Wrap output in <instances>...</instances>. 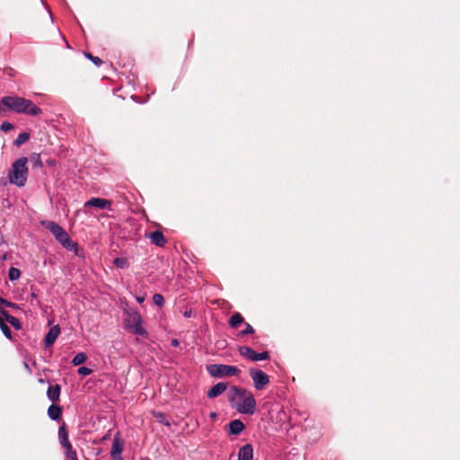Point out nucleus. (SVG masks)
<instances>
[{"label": "nucleus", "mask_w": 460, "mask_h": 460, "mask_svg": "<svg viewBox=\"0 0 460 460\" xmlns=\"http://www.w3.org/2000/svg\"><path fill=\"white\" fill-rule=\"evenodd\" d=\"M245 426L240 420H234L229 422V432L234 435L240 434Z\"/></svg>", "instance_id": "obj_20"}, {"label": "nucleus", "mask_w": 460, "mask_h": 460, "mask_svg": "<svg viewBox=\"0 0 460 460\" xmlns=\"http://www.w3.org/2000/svg\"><path fill=\"white\" fill-rule=\"evenodd\" d=\"M61 387L59 385H49L47 391L48 398L52 402L59 401Z\"/></svg>", "instance_id": "obj_17"}, {"label": "nucleus", "mask_w": 460, "mask_h": 460, "mask_svg": "<svg viewBox=\"0 0 460 460\" xmlns=\"http://www.w3.org/2000/svg\"><path fill=\"white\" fill-rule=\"evenodd\" d=\"M153 301L156 305L162 306L164 303V298L161 294H155L153 296Z\"/></svg>", "instance_id": "obj_31"}, {"label": "nucleus", "mask_w": 460, "mask_h": 460, "mask_svg": "<svg viewBox=\"0 0 460 460\" xmlns=\"http://www.w3.org/2000/svg\"><path fill=\"white\" fill-rule=\"evenodd\" d=\"M151 243L159 247H164L166 243V239L162 232L154 231L149 234Z\"/></svg>", "instance_id": "obj_16"}, {"label": "nucleus", "mask_w": 460, "mask_h": 460, "mask_svg": "<svg viewBox=\"0 0 460 460\" xmlns=\"http://www.w3.org/2000/svg\"><path fill=\"white\" fill-rule=\"evenodd\" d=\"M113 264L117 267V268H119V269H125V268H128V261L126 258H116L114 259L113 261Z\"/></svg>", "instance_id": "obj_26"}, {"label": "nucleus", "mask_w": 460, "mask_h": 460, "mask_svg": "<svg viewBox=\"0 0 460 460\" xmlns=\"http://www.w3.org/2000/svg\"><path fill=\"white\" fill-rule=\"evenodd\" d=\"M65 449H66V452H65L66 460H78L76 452L73 448L72 446H70Z\"/></svg>", "instance_id": "obj_25"}, {"label": "nucleus", "mask_w": 460, "mask_h": 460, "mask_svg": "<svg viewBox=\"0 0 460 460\" xmlns=\"http://www.w3.org/2000/svg\"><path fill=\"white\" fill-rule=\"evenodd\" d=\"M238 352L240 353L241 356L252 361L266 360L270 358V354L268 351L258 353L252 348L247 346H240L238 348Z\"/></svg>", "instance_id": "obj_7"}, {"label": "nucleus", "mask_w": 460, "mask_h": 460, "mask_svg": "<svg viewBox=\"0 0 460 460\" xmlns=\"http://www.w3.org/2000/svg\"><path fill=\"white\" fill-rule=\"evenodd\" d=\"M137 300L138 303H142L144 301V297H141V296L137 297Z\"/></svg>", "instance_id": "obj_38"}, {"label": "nucleus", "mask_w": 460, "mask_h": 460, "mask_svg": "<svg viewBox=\"0 0 460 460\" xmlns=\"http://www.w3.org/2000/svg\"><path fill=\"white\" fill-rule=\"evenodd\" d=\"M58 439H59L60 445L64 448H66V447L72 446V444L69 441V438H68V430H67L66 425L64 421L58 428Z\"/></svg>", "instance_id": "obj_11"}, {"label": "nucleus", "mask_w": 460, "mask_h": 460, "mask_svg": "<svg viewBox=\"0 0 460 460\" xmlns=\"http://www.w3.org/2000/svg\"><path fill=\"white\" fill-rule=\"evenodd\" d=\"M7 322L12 325L13 326L16 330H19L21 329V323L20 321L14 317V316H9V318H7Z\"/></svg>", "instance_id": "obj_30"}, {"label": "nucleus", "mask_w": 460, "mask_h": 460, "mask_svg": "<svg viewBox=\"0 0 460 460\" xmlns=\"http://www.w3.org/2000/svg\"><path fill=\"white\" fill-rule=\"evenodd\" d=\"M56 239L67 250L72 251L77 246L65 230Z\"/></svg>", "instance_id": "obj_13"}, {"label": "nucleus", "mask_w": 460, "mask_h": 460, "mask_svg": "<svg viewBox=\"0 0 460 460\" xmlns=\"http://www.w3.org/2000/svg\"><path fill=\"white\" fill-rule=\"evenodd\" d=\"M62 407L57 404H51L48 409V415L53 420H58L62 415Z\"/></svg>", "instance_id": "obj_19"}, {"label": "nucleus", "mask_w": 460, "mask_h": 460, "mask_svg": "<svg viewBox=\"0 0 460 460\" xmlns=\"http://www.w3.org/2000/svg\"><path fill=\"white\" fill-rule=\"evenodd\" d=\"M172 345H174V346H177V345H178V341H177V340H173V341H172Z\"/></svg>", "instance_id": "obj_39"}, {"label": "nucleus", "mask_w": 460, "mask_h": 460, "mask_svg": "<svg viewBox=\"0 0 460 460\" xmlns=\"http://www.w3.org/2000/svg\"><path fill=\"white\" fill-rule=\"evenodd\" d=\"M27 163L28 159L26 157H21L13 163L12 170L8 175L9 181L12 184L18 187L25 185L28 175Z\"/></svg>", "instance_id": "obj_3"}, {"label": "nucleus", "mask_w": 460, "mask_h": 460, "mask_svg": "<svg viewBox=\"0 0 460 460\" xmlns=\"http://www.w3.org/2000/svg\"><path fill=\"white\" fill-rule=\"evenodd\" d=\"M143 320L140 314L137 311L127 312V317L125 318L126 327L133 333L140 335L144 338H147L148 333L146 329L142 326Z\"/></svg>", "instance_id": "obj_4"}, {"label": "nucleus", "mask_w": 460, "mask_h": 460, "mask_svg": "<svg viewBox=\"0 0 460 460\" xmlns=\"http://www.w3.org/2000/svg\"><path fill=\"white\" fill-rule=\"evenodd\" d=\"M228 399L232 407L243 414L252 415L256 408V401L251 391L238 386H231Z\"/></svg>", "instance_id": "obj_1"}, {"label": "nucleus", "mask_w": 460, "mask_h": 460, "mask_svg": "<svg viewBox=\"0 0 460 460\" xmlns=\"http://www.w3.org/2000/svg\"><path fill=\"white\" fill-rule=\"evenodd\" d=\"M31 163L33 164V166L40 167L42 166V162L40 155L39 154H32L30 157Z\"/></svg>", "instance_id": "obj_28"}, {"label": "nucleus", "mask_w": 460, "mask_h": 460, "mask_svg": "<svg viewBox=\"0 0 460 460\" xmlns=\"http://www.w3.org/2000/svg\"><path fill=\"white\" fill-rule=\"evenodd\" d=\"M56 239L67 250L72 251L77 246L65 230Z\"/></svg>", "instance_id": "obj_12"}, {"label": "nucleus", "mask_w": 460, "mask_h": 460, "mask_svg": "<svg viewBox=\"0 0 460 460\" xmlns=\"http://www.w3.org/2000/svg\"><path fill=\"white\" fill-rule=\"evenodd\" d=\"M0 314L4 317V319L6 321H7V318H9V316H12L7 311H5L3 308H0Z\"/></svg>", "instance_id": "obj_36"}, {"label": "nucleus", "mask_w": 460, "mask_h": 460, "mask_svg": "<svg viewBox=\"0 0 460 460\" xmlns=\"http://www.w3.org/2000/svg\"><path fill=\"white\" fill-rule=\"evenodd\" d=\"M0 128L3 131H9V130L13 128V125L12 123H10V122L4 121V122L2 123Z\"/></svg>", "instance_id": "obj_34"}, {"label": "nucleus", "mask_w": 460, "mask_h": 460, "mask_svg": "<svg viewBox=\"0 0 460 460\" xmlns=\"http://www.w3.org/2000/svg\"><path fill=\"white\" fill-rule=\"evenodd\" d=\"M244 321L240 313H234L229 319V325L231 328H237Z\"/></svg>", "instance_id": "obj_21"}, {"label": "nucleus", "mask_w": 460, "mask_h": 460, "mask_svg": "<svg viewBox=\"0 0 460 460\" xmlns=\"http://www.w3.org/2000/svg\"><path fill=\"white\" fill-rule=\"evenodd\" d=\"M60 333V328L59 325H55L49 329L48 333L45 336L44 343L45 347L49 348L51 347L54 342L56 341L57 338L58 337Z\"/></svg>", "instance_id": "obj_9"}, {"label": "nucleus", "mask_w": 460, "mask_h": 460, "mask_svg": "<svg viewBox=\"0 0 460 460\" xmlns=\"http://www.w3.org/2000/svg\"><path fill=\"white\" fill-rule=\"evenodd\" d=\"M124 447V441L115 437L112 442L111 456L113 460H122L121 453Z\"/></svg>", "instance_id": "obj_8"}, {"label": "nucleus", "mask_w": 460, "mask_h": 460, "mask_svg": "<svg viewBox=\"0 0 460 460\" xmlns=\"http://www.w3.org/2000/svg\"><path fill=\"white\" fill-rule=\"evenodd\" d=\"M253 448L251 444H246L239 449L237 460H252Z\"/></svg>", "instance_id": "obj_15"}, {"label": "nucleus", "mask_w": 460, "mask_h": 460, "mask_svg": "<svg viewBox=\"0 0 460 460\" xmlns=\"http://www.w3.org/2000/svg\"><path fill=\"white\" fill-rule=\"evenodd\" d=\"M250 376L253 381L254 387L261 391L270 384V376L261 369L251 368Z\"/></svg>", "instance_id": "obj_6"}, {"label": "nucleus", "mask_w": 460, "mask_h": 460, "mask_svg": "<svg viewBox=\"0 0 460 460\" xmlns=\"http://www.w3.org/2000/svg\"><path fill=\"white\" fill-rule=\"evenodd\" d=\"M255 331H254L253 327L250 323H245V329L240 332L239 336L243 337L247 334H252Z\"/></svg>", "instance_id": "obj_29"}, {"label": "nucleus", "mask_w": 460, "mask_h": 460, "mask_svg": "<svg viewBox=\"0 0 460 460\" xmlns=\"http://www.w3.org/2000/svg\"><path fill=\"white\" fill-rule=\"evenodd\" d=\"M226 389V383H217L208 391V397L210 399L216 398L218 395L222 394Z\"/></svg>", "instance_id": "obj_14"}, {"label": "nucleus", "mask_w": 460, "mask_h": 460, "mask_svg": "<svg viewBox=\"0 0 460 460\" xmlns=\"http://www.w3.org/2000/svg\"><path fill=\"white\" fill-rule=\"evenodd\" d=\"M0 329L8 339H12V332L8 325L4 323V319L0 316Z\"/></svg>", "instance_id": "obj_23"}, {"label": "nucleus", "mask_w": 460, "mask_h": 460, "mask_svg": "<svg viewBox=\"0 0 460 460\" xmlns=\"http://www.w3.org/2000/svg\"><path fill=\"white\" fill-rule=\"evenodd\" d=\"M45 227L57 238L65 229L54 221L43 223Z\"/></svg>", "instance_id": "obj_18"}, {"label": "nucleus", "mask_w": 460, "mask_h": 460, "mask_svg": "<svg viewBox=\"0 0 460 460\" xmlns=\"http://www.w3.org/2000/svg\"><path fill=\"white\" fill-rule=\"evenodd\" d=\"M111 206V201L101 199V198H92L88 201L84 203V207H94L98 208H110Z\"/></svg>", "instance_id": "obj_10"}, {"label": "nucleus", "mask_w": 460, "mask_h": 460, "mask_svg": "<svg viewBox=\"0 0 460 460\" xmlns=\"http://www.w3.org/2000/svg\"><path fill=\"white\" fill-rule=\"evenodd\" d=\"M1 104L17 113L37 116L42 112L41 109L36 106L31 100L19 96H4L1 100Z\"/></svg>", "instance_id": "obj_2"}, {"label": "nucleus", "mask_w": 460, "mask_h": 460, "mask_svg": "<svg viewBox=\"0 0 460 460\" xmlns=\"http://www.w3.org/2000/svg\"><path fill=\"white\" fill-rule=\"evenodd\" d=\"M0 305H5L8 307H17V305L14 303L9 302L0 296Z\"/></svg>", "instance_id": "obj_35"}, {"label": "nucleus", "mask_w": 460, "mask_h": 460, "mask_svg": "<svg viewBox=\"0 0 460 460\" xmlns=\"http://www.w3.org/2000/svg\"><path fill=\"white\" fill-rule=\"evenodd\" d=\"M207 369L211 376L218 378L234 376L241 373V370L237 367L223 364H212L208 366Z\"/></svg>", "instance_id": "obj_5"}, {"label": "nucleus", "mask_w": 460, "mask_h": 460, "mask_svg": "<svg viewBox=\"0 0 460 460\" xmlns=\"http://www.w3.org/2000/svg\"><path fill=\"white\" fill-rule=\"evenodd\" d=\"M85 57L92 60L97 66L102 64V60L100 58L94 57L91 53H85Z\"/></svg>", "instance_id": "obj_32"}, {"label": "nucleus", "mask_w": 460, "mask_h": 460, "mask_svg": "<svg viewBox=\"0 0 460 460\" xmlns=\"http://www.w3.org/2000/svg\"><path fill=\"white\" fill-rule=\"evenodd\" d=\"M78 374L81 376H88L92 374L93 370L86 367H80L77 370Z\"/></svg>", "instance_id": "obj_33"}, {"label": "nucleus", "mask_w": 460, "mask_h": 460, "mask_svg": "<svg viewBox=\"0 0 460 460\" xmlns=\"http://www.w3.org/2000/svg\"><path fill=\"white\" fill-rule=\"evenodd\" d=\"M217 414L215 412L210 413L211 418H216Z\"/></svg>", "instance_id": "obj_40"}, {"label": "nucleus", "mask_w": 460, "mask_h": 460, "mask_svg": "<svg viewBox=\"0 0 460 460\" xmlns=\"http://www.w3.org/2000/svg\"><path fill=\"white\" fill-rule=\"evenodd\" d=\"M87 359V356L84 352L77 353L74 358L72 359V363L75 366H79L83 363H84Z\"/></svg>", "instance_id": "obj_22"}, {"label": "nucleus", "mask_w": 460, "mask_h": 460, "mask_svg": "<svg viewBox=\"0 0 460 460\" xmlns=\"http://www.w3.org/2000/svg\"><path fill=\"white\" fill-rule=\"evenodd\" d=\"M29 138H30V134L27 133V132H22V133L18 135L17 138L14 141V144L17 146H20L21 145H22L25 142H27L29 140Z\"/></svg>", "instance_id": "obj_24"}, {"label": "nucleus", "mask_w": 460, "mask_h": 460, "mask_svg": "<svg viewBox=\"0 0 460 460\" xmlns=\"http://www.w3.org/2000/svg\"><path fill=\"white\" fill-rule=\"evenodd\" d=\"M21 276V271L19 269H16V268H10L9 270V272H8V277L10 279V280L13 281V280H16L20 278Z\"/></svg>", "instance_id": "obj_27"}, {"label": "nucleus", "mask_w": 460, "mask_h": 460, "mask_svg": "<svg viewBox=\"0 0 460 460\" xmlns=\"http://www.w3.org/2000/svg\"><path fill=\"white\" fill-rule=\"evenodd\" d=\"M191 314H192V312H191V311H186V312L184 313V316H185V317H190V316H191Z\"/></svg>", "instance_id": "obj_37"}]
</instances>
